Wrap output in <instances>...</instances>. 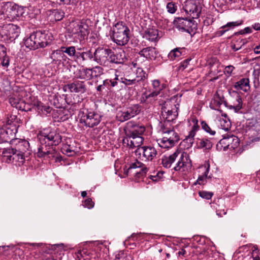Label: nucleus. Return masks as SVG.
<instances>
[{
	"mask_svg": "<svg viewBox=\"0 0 260 260\" xmlns=\"http://www.w3.org/2000/svg\"><path fill=\"white\" fill-rule=\"evenodd\" d=\"M41 145L38 148L37 156L39 157H54L55 150L52 146H56L61 141V137L56 131L48 134L43 133L39 137Z\"/></svg>",
	"mask_w": 260,
	"mask_h": 260,
	"instance_id": "1",
	"label": "nucleus"
},
{
	"mask_svg": "<svg viewBox=\"0 0 260 260\" xmlns=\"http://www.w3.org/2000/svg\"><path fill=\"white\" fill-rule=\"evenodd\" d=\"M161 131L162 133V137L157 141L158 145L161 148L166 149L172 148L180 140L178 134L167 124L161 125Z\"/></svg>",
	"mask_w": 260,
	"mask_h": 260,
	"instance_id": "2",
	"label": "nucleus"
},
{
	"mask_svg": "<svg viewBox=\"0 0 260 260\" xmlns=\"http://www.w3.org/2000/svg\"><path fill=\"white\" fill-rule=\"evenodd\" d=\"M129 29L122 22L117 23L112 28V40L118 45L126 44L129 39Z\"/></svg>",
	"mask_w": 260,
	"mask_h": 260,
	"instance_id": "3",
	"label": "nucleus"
},
{
	"mask_svg": "<svg viewBox=\"0 0 260 260\" xmlns=\"http://www.w3.org/2000/svg\"><path fill=\"white\" fill-rule=\"evenodd\" d=\"M161 115L165 120L162 125H169L170 122L175 119L178 115L177 108L175 105H173L172 107L170 102H165L161 108Z\"/></svg>",
	"mask_w": 260,
	"mask_h": 260,
	"instance_id": "4",
	"label": "nucleus"
},
{
	"mask_svg": "<svg viewBox=\"0 0 260 260\" xmlns=\"http://www.w3.org/2000/svg\"><path fill=\"white\" fill-rule=\"evenodd\" d=\"M174 24L178 29L189 34L197 27V23L191 18L177 17L175 19Z\"/></svg>",
	"mask_w": 260,
	"mask_h": 260,
	"instance_id": "5",
	"label": "nucleus"
},
{
	"mask_svg": "<svg viewBox=\"0 0 260 260\" xmlns=\"http://www.w3.org/2000/svg\"><path fill=\"white\" fill-rule=\"evenodd\" d=\"M88 27L86 24L82 22H73L70 25L71 33L73 37L81 41L88 35Z\"/></svg>",
	"mask_w": 260,
	"mask_h": 260,
	"instance_id": "6",
	"label": "nucleus"
},
{
	"mask_svg": "<svg viewBox=\"0 0 260 260\" xmlns=\"http://www.w3.org/2000/svg\"><path fill=\"white\" fill-rule=\"evenodd\" d=\"M134 152L140 159L145 161H152L157 154L156 149L152 146H142L136 149Z\"/></svg>",
	"mask_w": 260,
	"mask_h": 260,
	"instance_id": "7",
	"label": "nucleus"
},
{
	"mask_svg": "<svg viewBox=\"0 0 260 260\" xmlns=\"http://www.w3.org/2000/svg\"><path fill=\"white\" fill-rule=\"evenodd\" d=\"M110 53V49L98 48L94 52V61L101 66L109 67Z\"/></svg>",
	"mask_w": 260,
	"mask_h": 260,
	"instance_id": "8",
	"label": "nucleus"
},
{
	"mask_svg": "<svg viewBox=\"0 0 260 260\" xmlns=\"http://www.w3.org/2000/svg\"><path fill=\"white\" fill-rule=\"evenodd\" d=\"M176 153H177L176 157V164L174 166V169L175 171H179L181 169L188 170L190 169L192 165L191 161L189 158V156L186 152H182L177 150Z\"/></svg>",
	"mask_w": 260,
	"mask_h": 260,
	"instance_id": "9",
	"label": "nucleus"
},
{
	"mask_svg": "<svg viewBox=\"0 0 260 260\" xmlns=\"http://www.w3.org/2000/svg\"><path fill=\"white\" fill-rule=\"evenodd\" d=\"M183 9L192 19L198 18L201 12V7L197 0H187L184 2Z\"/></svg>",
	"mask_w": 260,
	"mask_h": 260,
	"instance_id": "10",
	"label": "nucleus"
},
{
	"mask_svg": "<svg viewBox=\"0 0 260 260\" xmlns=\"http://www.w3.org/2000/svg\"><path fill=\"white\" fill-rule=\"evenodd\" d=\"M148 169L144 166L141 162L136 160L132 163L128 167L126 173H133L135 175L136 180L143 178L146 174Z\"/></svg>",
	"mask_w": 260,
	"mask_h": 260,
	"instance_id": "11",
	"label": "nucleus"
},
{
	"mask_svg": "<svg viewBox=\"0 0 260 260\" xmlns=\"http://www.w3.org/2000/svg\"><path fill=\"white\" fill-rule=\"evenodd\" d=\"M63 90L64 92L83 93L86 91L87 87L84 81L75 80L72 83L65 85L63 87Z\"/></svg>",
	"mask_w": 260,
	"mask_h": 260,
	"instance_id": "12",
	"label": "nucleus"
},
{
	"mask_svg": "<svg viewBox=\"0 0 260 260\" xmlns=\"http://www.w3.org/2000/svg\"><path fill=\"white\" fill-rule=\"evenodd\" d=\"M124 131L126 136L127 137H142L141 135L145 131V127L144 126L134 125L132 122H129L127 123Z\"/></svg>",
	"mask_w": 260,
	"mask_h": 260,
	"instance_id": "13",
	"label": "nucleus"
},
{
	"mask_svg": "<svg viewBox=\"0 0 260 260\" xmlns=\"http://www.w3.org/2000/svg\"><path fill=\"white\" fill-rule=\"evenodd\" d=\"M101 121L100 116L94 112H89L82 116L80 120L81 123H83L88 127H93L98 125Z\"/></svg>",
	"mask_w": 260,
	"mask_h": 260,
	"instance_id": "14",
	"label": "nucleus"
},
{
	"mask_svg": "<svg viewBox=\"0 0 260 260\" xmlns=\"http://www.w3.org/2000/svg\"><path fill=\"white\" fill-rule=\"evenodd\" d=\"M29 143L27 141H23L19 142L17 145V148L18 150L15 149V152L14 153L12 162L16 161L19 162L22 164L24 161L23 152L25 151V149L21 148V147L28 146Z\"/></svg>",
	"mask_w": 260,
	"mask_h": 260,
	"instance_id": "15",
	"label": "nucleus"
},
{
	"mask_svg": "<svg viewBox=\"0 0 260 260\" xmlns=\"http://www.w3.org/2000/svg\"><path fill=\"white\" fill-rule=\"evenodd\" d=\"M144 139L142 137H132V138L125 137L123 140V144H126L130 148H138L142 147Z\"/></svg>",
	"mask_w": 260,
	"mask_h": 260,
	"instance_id": "16",
	"label": "nucleus"
},
{
	"mask_svg": "<svg viewBox=\"0 0 260 260\" xmlns=\"http://www.w3.org/2000/svg\"><path fill=\"white\" fill-rule=\"evenodd\" d=\"M126 59V56L125 52L122 50H119L116 54L111 50V53L110 55V64L111 63H122Z\"/></svg>",
	"mask_w": 260,
	"mask_h": 260,
	"instance_id": "17",
	"label": "nucleus"
},
{
	"mask_svg": "<svg viewBox=\"0 0 260 260\" xmlns=\"http://www.w3.org/2000/svg\"><path fill=\"white\" fill-rule=\"evenodd\" d=\"M139 55L147 59H153L156 57V51L154 47H149L143 48L139 52Z\"/></svg>",
	"mask_w": 260,
	"mask_h": 260,
	"instance_id": "18",
	"label": "nucleus"
},
{
	"mask_svg": "<svg viewBox=\"0 0 260 260\" xmlns=\"http://www.w3.org/2000/svg\"><path fill=\"white\" fill-rule=\"evenodd\" d=\"M158 30L156 29L149 28L145 30L143 38L150 41H155L158 38Z\"/></svg>",
	"mask_w": 260,
	"mask_h": 260,
	"instance_id": "19",
	"label": "nucleus"
},
{
	"mask_svg": "<svg viewBox=\"0 0 260 260\" xmlns=\"http://www.w3.org/2000/svg\"><path fill=\"white\" fill-rule=\"evenodd\" d=\"M177 153L176 151L169 156H164L161 158V164L162 166L166 168H170L172 164L176 160Z\"/></svg>",
	"mask_w": 260,
	"mask_h": 260,
	"instance_id": "20",
	"label": "nucleus"
},
{
	"mask_svg": "<svg viewBox=\"0 0 260 260\" xmlns=\"http://www.w3.org/2000/svg\"><path fill=\"white\" fill-rule=\"evenodd\" d=\"M79 57H81L83 61L94 60V53H93L91 50L86 49L84 51L77 52V58Z\"/></svg>",
	"mask_w": 260,
	"mask_h": 260,
	"instance_id": "21",
	"label": "nucleus"
},
{
	"mask_svg": "<svg viewBox=\"0 0 260 260\" xmlns=\"http://www.w3.org/2000/svg\"><path fill=\"white\" fill-rule=\"evenodd\" d=\"M14 152L15 149L12 148L4 149L2 152L3 160L8 163L12 162Z\"/></svg>",
	"mask_w": 260,
	"mask_h": 260,
	"instance_id": "22",
	"label": "nucleus"
},
{
	"mask_svg": "<svg viewBox=\"0 0 260 260\" xmlns=\"http://www.w3.org/2000/svg\"><path fill=\"white\" fill-rule=\"evenodd\" d=\"M7 28L10 38L15 39L18 37L20 33V28L18 26L13 24H9L7 26Z\"/></svg>",
	"mask_w": 260,
	"mask_h": 260,
	"instance_id": "23",
	"label": "nucleus"
},
{
	"mask_svg": "<svg viewBox=\"0 0 260 260\" xmlns=\"http://www.w3.org/2000/svg\"><path fill=\"white\" fill-rule=\"evenodd\" d=\"M249 79L248 78H243L235 84V88L238 90L240 89L244 91H247L249 88Z\"/></svg>",
	"mask_w": 260,
	"mask_h": 260,
	"instance_id": "24",
	"label": "nucleus"
},
{
	"mask_svg": "<svg viewBox=\"0 0 260 260\" xmlns=\"http://www.w3.org/2000/svg\"><path fill=\"white\" fill-rule=\"evenodd\" d=\"M152 85L154 90L149 94L148 96L155 97L159 94L160 91L163 88V85L160 84L159 80H155L152 82Z\"/></svg>",
	"mask_w": 260,
	"mask_h": 260,
	"instance_id": "25",
	"label": "nucleus"
},
{
	"mask_svg": "<svg viewBox=\"0 0 260 260\" xmlns=\"http://www.w3.org/2000/svg\"><path fill=\"white\" fill-rule=\"evenodd\" d=\"M79 74L77 78L81 79H89L93 78L91 69H82L79 71Z\"/></svg>",
	"mask_w": 260,
	"mask_h": 260,
	"instance_id": "26",
	"label": "nucleus"
},
{
	"mask_svg": "<svg viewBox=\"0 0 260 260\" xmlns=\"http://www.w3.org/2000/svg\"><path fill=\"white\" fill-rule=\"evenodd\" d=\"M40 35L41 37L40 38V42H42L41 44V47H45L51 43V39H50V37H52L50 36V34L40 31Z\"/></svg>",
	"mask_w": 260,
	"mask_h": 260,
	"instance_id": "27",
	"label": "nucleus"
},
{
	"mask_svg": "<svg viewBox=\"0 0 260 260\" xmlns=\"http://www.w3.org/2000/svg\"><path fill=\"white\" fill-rule=\"evenodd\" d=\"M198 145L200 148L210 149L212 147L213 143L210 140L203 138L199 140Z\"/></svg>",
	"mask_w": 260,
	"mask_h": 260,
	"instance_id": "28",
	"label": "nucleus"
},
{
	"mask_svg": "<svg viewBox=\"0 0 260 260\" xmlns=\"http://www.w3.org/2000/svg\"><path fill=\"white\" fill-rule=\"evenodd\" d=\"M235 142L236 145L237 144H239V139L238 137L234 136H228L227 137H224L220 141V144H226L227 146H229L230 144H231L232 142Z\"/></svg>",
	"mask_w": 260,
	"mask_h": 260,
	"instance_id": "29",
	"label": "nucleus"
},
{
	"mask_svg": "<svg viewBox=\"0 0 260 260\" xmlns=\"http://www.w3.org/2000/svg\"><path fill=\"white\" fill-rule=\"evenodd\" d=\"M35 38L34 37L33 33H32L29 37L24 40V44L27 48H28L30 49H36V43L35 42Z\"/></svg>",
	"mask_w": 260,
	"mask_h": 260,
	"instance_id": "30",
	"label": "nucleus"
},
{
	"mask_svg": "<svg viewBox=\"0 0 260 260\" xmlns=\"http://www.w3.org/2000/svg\"><path fill=\"white\" fill-rule=\"evenodd\" d=\"M64 56V54L62 50H57L52 52L51 55V58L53 62L56 63L58 61L60 62Z\"/></svg>",
	"mask_w": 260,
	"mask_h": 260,
	"instance_id": "31",
	"label": "nucleus"
},
{
	"mask_svg": "<svg viewBox=\"0 0 260 260\" xmlns=\"http://www.w3.org/2000/svg\"><path fill=\"white\" fill-rule=\"evenodd\" d=\"M51 16L55 21H60L64 17V12L61 10H53L52 11Z\"/></svg>",
	"mask_w": 260,
	"mask_h": 260,
	"instance_id": "32",
	"label": "nucleus"
},
{
	"mask_svg": "<svg viewBox=\"0 0 260 260\" xmlns=\"http://www.w3.org/2000/svg\"><path fill=\"white\" fill-rule=\"evenodd\" d=\"M0 60H1V65L2 67L4 68H8L9 67L10 64V57L7 54L6 48L4 50V54L2 55L1 56Z\"/></svg>",
	"mask_w": 260,
	"mask_h": 260,
	"instance_id": "33",
	"label": "nucleus"
},
{
	"mask_svg": "<svg viewBox=\"0 0 260 260\" xmlns=\"http://www.w3.org/2000/svg\"><path fill=\"white\" fill-rule=\"evenodd\" d=\"M117 117L121 122L126 121L132 118L127 109L123 111L118 112Z\"/></svg>",
	"mask_w": 260,
	"mask_h": 260,
	"instance_id": "34",
	"label": "nucleus"
},
{
	"mask_svg": "<svg viewBox=\"0 0 260 260\" xmlns=\"http://www.w3.org/2000/svg\"><path fill=\"white\" fill-rule=\"evenodd\" d=\"M61 49L63 53H67L70 57L77 58V52L75 47L70 46L69 47H62Z\"/></svg>",
	"mask_w": 260,
	"mask_h": 260,
	"instance_id": "35",
	"label": "nucleus"
},
{
	"mask_svg": "<svg viewBox=\"0 0 260 260\" xmlns=\"http://www.w3.org/2000/svg\"><path fill=\"white\" fill-rule=\"evenodd\" d=\"M126 109L132 118L138 115L141 111L140 107L138 105H134Z\"/></svg>",
	"mask_w": 260,
	"mask_h": 260,
	"instance_id": "36",
	"label": "nucleus"
},
{
	"mask_svg": "<svg viewBox=\"0 0 260 260\" xmlns=\"http://www.w3.org/2000/svg\"><path fill=\"white\" fill-rule=\"evenodd\" d=\"M209 168L210 166L209 164H208L207 166H204L203 168L205 170L204 175L199 177L197 182L194 183V184H197V183L199 184H202L204 183V180L207 178V175L209 171Z\"/></svg>",
	"mask_w": 260,
	"mask_h": 260,
	"instance_id": "37",
	"label": "nucleus"
},
{
	"mask_svg": "<svg viewBox=\"0 0 260 260\" xmlns=\"http://www.w3.org/2000/svg\"><path fill=\"white\" fill-rule=\"evenodd\" d=\"M136 77L135 78L137 83L144 80L146 78V73L141 68H138L136 72Z\"/></svg>",
	"mask_w": 260,
	"mask_h": 260,
	"instance_id": "38",
	"label": "nucleus"
},
{
	"mask_svg": "<svg viewBox=\"0 0 260 260\" xmlns=\"http://www.w3.org/2000/svg\"><path fill=\"white\" fill-rule=\"evenodd\" d=\"M182 53L178 48H175L172 50L168 54L169 59L173 60L181 56Z\"/></svg>",
	"mask_w": 260,
	"mask_h": 260,
	"instance_id": "39",
	"label": "nucleus"
},
{
	"mask_svg": "<svg viewBox=\"0 0 260 260\" xmlns=\"http://www.w3.org/2000/svg\"><path fill=\"white\" fill-rule=\"evenodd\" d=\"M198 125H194L189 134L186 137V140L189 141V143H193V138L195 136L196 131L198 129Z\"/></svg>",
	"mask_w": 260,
	"mask_h": 260,
	"instance_id": "40",
	"label": "nucleus"
},
{
	"mask_svg": "<svg viewBox=\"0 0 260 260\" xmlns=\"http://www.w3.org/2000/svg\"><path fill=\"white\" fill-rule=\"evenodd\" d=\"M91 70L92 78H96L103 74L104 70L100 66H96L95 67L91 69Z\"/></svg>",
	"mask_w": 260,
	"mask_h": 260,
	"instance_id": "41",
	"label": "nucleus"
},
{
	"mask_svg": "<svg viewBox=\"0 0 260 260\" xmlns=\"http://www.w3.org/2000/svg\"><path fill=\"white\" fill-rule=\"evenodd\" d=\"M16 12H18L16 9V6L8 8L6 10V14L7 16L12 19L16 18V16L17 15Z\"/></svg>",
	"mask_w": 260,
	"mask_h": 260,
	"instance_id": "42",
	"label": "nucleus"
},
{
	"mask_svg": "<svg viewBox=\"0 0 260 260\" xmlns=\"http://www.w3.org/2000/svg\"><path fill=\"white\" fill-rule=\"evenodd\" d=\"M236 101L237 102V104L234 105L233 106H230V109H233L235 110V111L237 112H238L242 107V99L240 96H237L236 99Z\"/></svg>",
	"mask_w": 260,
	"mask_h": 260,
	"instance_id": "43",
	"label": "nucleus"
},
{
	"mask_svg": "<svg viewBox=\"0 0 260 260\" xmlns=\"http://www.w3.org/2000/svg\"><path fill=\"white\" fill-rule=\"evenodd\" d=\"M166 8L169 13L174 14L177 9V6L175 3L171 2L167 4Z\"/></svg>",
	"mask_w": 260,
	"mask_h": 260,
	"instance_id": "44",
	"label": "nucleus"
},
{
	"mask_svg": "<svg viewBox=\"0 0 260 260\" xmlns=\"http://www.w3.org/2000/svg\"><path fill=\"white\" fill-rule=\"evenodd\" d=\"M220 124L221 128L225 131H228L230 128V121H227L226 119L221 118L220 119Z\"/></svg>",
	"mask_w": 260,
	"mask_h": 260,
	"instance_id": "45",
	"label": "nucleus"
},
{
	"mask_svg": "<svg viewBox=\"0 0 260 260\" xmlns=\"http://www.w3.org/2000/svg\"><path fill=\"white\" fill-rule=\"evenodd\" d=\"M201 125L203 128V129L206 131V132L208 133L211 135H214L215 134V131L211 129V128L207 124L206 122L205 121H202L201 122Z\"/></svg>",
	"mask_w": 260,
	"mask_h": 260,
	"instance_id": "46",
	"label": "nucleus"
},
{
	"mask_svg": "<svg viewBox=\"0 0 260 260\" xmlns=\"http://www.w3.org/2000/svg\"><path fill=\"white\" fill-rule=\"evenodd\" d=\"M242 24V21H235V22H228L227 24H226L224 25H223L221 26V28H228V29H229L230 28H233L235 26L240 25Z\"/></svg>",
	"mask_w": 260,
	"mask_h": 260,
	"instance_id": "47",
	"label": "nucleus"
},
{
	"mask_svg": "<svg viewBox=\"0 0 260 260\" xmlns=\"http://www.w3.org/2000/svg\"><path fill=\"white\" fill-rule=\"evenodd\" d=\"M34 37L35 38V40L36 42V49H38L39 47H41V44L42 43V42H40V38L41 37V36H40V31H37L33 32Z\"/></svg>",
	"mask_w": 260,
	"mask_h": 260,
	"instance_id": "48",
	"label": "nucleus"
},
{
	"mask_svg": "<svg viewBox=\"0 0 260 260\" xmlns=\"http://www.w3.org/2000/svg\"><path fill=\"white\" fill-rule=\"evenodd\" d=\"M199 194L201 198L203 199L209 200L211 199L213 194L211 192H208L206 191H200L199 192Z\"/></svg>",
	"mask_w": 260,
	"mask_h": 260,
	"instance_id": "49",
	"label": "nucleus"
},
{
	"mask_svg": "<svg viewBox=\"0 0 260 260\" xmlns=\"http://www.w3.org/2000/svg\"><path fill=\"white\" fill-rule=\"evenodd\" d=\"M120 82L124 84L126 86L134 85L137 83V82L135 78L132 79H127L126 78H121Z\"/></svg>",
	"mask_w": 260,
	"mask_h": 260,
	"instance_id": "50",
	"label": "nucleus"
},
{
	"mask_svg": "<svg viewBox=\"0 0 260 260\" xmlns=\"http://www.w3.org/2000/svg\"><path fill=\"white\" fill-rule=\"evenodd\" d=\"M251 257L253 258V260H260V254H259V251L256 248H254L251 253Z\"/></svg>",
	"mask_w": 260,
	"mask_h": 260,
	"instance_id": "51",
	"label": "nucleus"
},
{
	"mask_svg": "<svg viewBox=\"0 0 260 260\" xmlns=\"http://www.w3.org/2000/svg\"><path fill=\"white\" fill-rule=\"evenodd\" d=\"M83 206L88 209H91L94 206V203L90 198L87 199L85 200Z\"/></svg>",
	"mask_w": 260,
	"mask_h": 260,
	"instance_id": "52",
	"label": "nucleus"
},
{
	"mask_svg": "<svg viewBox=\"0 0 260 260\" xmlns=\"http://www.w3.org/2000/svg\"><path fill=\"white\" fill-rule=\"evenodd\" d=\"M8 130L5 131L4 129H0V143L3 142L5 139V135H8Z\"/></svg>",
	"mask_w": 260,
	"mask_h": 260,
	"instance_id": "53",
	"label": "nucleus"
},
{
	"mask_svg": "<svg viewBox=\"0 0 260 260\" xmlns=\"http://www.w3.org/2000/svg\"><path fill=\"white\" fill-rule=\"evenodd\" d=\"M190 60V59H187L182 61L181 63L180 66L179 67V70H184L187 67L188 63Z\"/></svg>",
	"mask_w": 260,
	"mask_h": 260,
	"instance_id": "54",
	"label": "nucleus"
},
{
	"mask_svg": "<svg viewBox=\"0 0 260 260\" xmlns=\"http://www.w3.org/2000/svg\"><path fill=\"white\" fill-rule=\"evenodd\" d=\"M62 150L65 154L68 155H72V154L70 153H72L73 151L69 146H65L63 148Z\"/></svg>",
	"mask_w": 260,
	"mask_h": 260,
	"instance_id": "55",
	"label": "nucleus"
},
{
	"mask_svg": "<svg viewBox=\"0 0 260 260\" xmlns=\"http://www.w3.org/2000/svg\"><path fill=\"white\" fill-rule=\"evenodd\" d=\"M117 81H119L120 82V79H119L117 76L115 77V78L112 80H110L109 81L108 80V82H109L111 83V85L112 87H114L117 84Z\"/></svg>",
	"mask_w": 260,
	"mask_h": 260,
	"instance_id": "56",
	"label": "nucleus"
},
{
	"mask_svg": "<svg viewBox=\"0 0 260 260\" xmlns=\"http://www.w3.org/2000/svg\"><path fill=\"white\" fill-rule=\"evenodd\" d=\"M16 9L18 12L17 13L16 12V14L18 15H16V18L22 16L23 13V9L21 7H19L18 6H16Z\"/></svg>",
	"mask_w": 260,
	"mask_h": 260,
	"instance_id": "57",
	"label": "nucleus"
},
{
	"mask_svg": "<svg viewBox=\"0 0 260 260\" xmlns=\"http://www.w3.org/2000/svg\"><path fill=\"white\" fill-rule=\"evenodd\" d=\"M234 67L233 66H228L225 68V72L228 74H231L234 69Z\"/></svg>",
	"mask_w": 260,
	"mask_h": 260,
	"instance_id": "58",
	"label": "nucleus"
},
{
	"mask_svg": "<svg viewBox=\"0 0 260 260\" xmlns=\"http://www.w3.org/2000/svg\"><path fill=\"white\" fill-rule=\"evenodd\" d=\"M149 95V94H146V93H144L142 94V97L141 98V102L142 103H144L146 102V100L150 98H152V96H148Z\"/></svg>",
	"mask_w": 260,
	"mask_h": 260,
	"instance_id": "59",
	"label": "nucleus"
},
{
	"mask_svg": "<svg viewBox=\"0 0 260 260\" xmlns=\"http://www.w3.org/2000/svg\"><path fill=\"white\" fill-rule=\"evenodd\" d=\"M59 5H65L69 4L71 2V0H56Z\"/></svg>",
	"mask_w": 260,
	"mask_h": 260,
	"instance_id": "60",
	"label": "nucleus"
},
{
	"mask_svg": "<svg viewBox=\"0 0 260 260\" xmlns=\"http://www.w3.org/2000/svg\"><path fill=\"white\" fill-rule=\"evenodd\" d=\"M217 215H218L220 217H222L223 215H225L226 213V211L223 210L222 211H221L220 210H217L216 211Z\"/></svg>",
	"mask_w": 260,
	"mask_h": 260,
	"instance_id": "61",
	"label": "nucleus"
},
{
	"mask_svg": "<svg viewBox=\"0 0 260 260\" xmlns=\"http://www.w3.org/2000/svg\"><path fill=\"white\" fill-rule=\"evenodd\" d=\"M229 30V29H225V30H219V31H217L216 32V35L217 36H222L226 31H228Z\"/></svg>",
	"mask_w": 260,
	"mask_h": 260,
	"instance_id": "62",
	"label": "nucleus"
},
{
	"mask_svg": "<svg viewBox=\"0 0 260 260\" xmlns=\"http://www.w3.org/2000/svg\"><path fill=\"white\" fill-rule=\"evenodd\" d=\"M10 103L13 106L16 107L17 108H18V107L17 106V104L18 103L16 101V102L15 101L14 99H12V98L10 99Z\"/></svg>",
	"mask_w": 260,
	"mask_h": 260,
	"instance_id": "63",
	"label": "nucleus"
},
{
	"mask_svg": "<svg viewBox=\"0 0 260 260\" xmlns=\"http://www.w3.org/2000/svg\"><path fill=\"white\" fill-rule=\"evenodd\" d=\"M252 27L255 30H260V23H255L252 25Z\"/></svg>",
	"mask_w": 260,
	"mask_h": 260,
	"instance_id": "64",
	"label": "nucleus"
}]
</instances>
